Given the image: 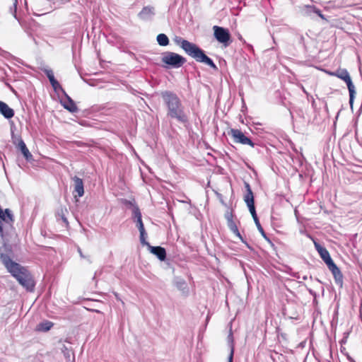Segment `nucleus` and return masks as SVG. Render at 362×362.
<instances>
[{
    "mask_svg": "<svg viewBox=\"0 0 362 362\" xmlns=\"http://www.w3.org/2000/svg\"><path fill=\"white\" fill-rule=\"evenodd\" d=\"M163 104L167 110V116L181 124L188 122V115L185 107L178 95L170 90H164L160 93Z\"/></svg>",
    "mask_w": 362,
    "mask_h": 362,
    "instance_id": "1",
    "label": "nucleus"
},
{
    "mask_svg": "<svg viewBox=\"0 0 362 362\" xmlns=\"http://www.w3.org/2000/svg\"><path fill=\"white\" fill-rule=\"evenodd\" d=\"M0 260L4 264L8 272L16 279L21 285L29 291H33L35 282L30 274L25 267L13 262L10 257L6 254H0Z\"/></svg>",
    "mask_w": 362,
    "mask_h": 362,
    "instance_id": "2",
    "label": "nucleus"
},
{
    "mask_svg": "<svg viewBox=\"0 0 362 362\" xmlns=\"http://www.w3.org/2000/svg\"><path fill=\"white\" fill-rule=\"evenodd\" d=\"M174 40L177 45L181 47L187 55L194 59L197 62L206 64L215 71L218 70V67L214 61L206 56L204 51L196 44L185 40L181 37H175Z\"/></svg>",
    "mask_w": 362,
    "mask_h": 362,
    "instance_id": "3",
    "label": "nucleus"
},
{
    "mask_svg": "<svg viewBox=\"0 0 362 362\" xmlns=\"http://www.w3.org/2000/svg\"><path fill=\"white\" fill-rule=\"evenodd\" d=\"M332 75L337 76V78L344 81L348 88L349 93V103L352 106L354 99L356 94L355 87L351 81V76L348 71L345 69H337L335 72L332 73Z\"/></svg>",
    "mask_w": 362,
    "mask_h": 362,
    "instance_id": "4",
    "label": "nucleus"
},
{
    "mask_svg": "<svg viewBox=\"0 0 362 362\" xmlns=\"http://www.w3.org/2000/svg\"><path fill=\"white\" fill-rule=\"evenodd\" d=\"M186 59L175 52H168L162 58V62L173 68H180L185 62Z\"/></svg>",
    "mask_w": 362,
    "mask_h": 362,
    "instance_id": "5",
    "label": "nucleus"
},
{
    "mask_svg": "<svg viewBox=\"0 0 362 362\" xmlns=\"http://www.w3.org/2000/svg\"><path fill=\"white\" fill-rule=\"evenodd\" d=\"M214 35L218 42L222 43L225 47L229 45L230 40V34L227 28L214 25L213 27Z\"/></svg>",
    "mask_w": 362,
    "mask_h": 362,
    "instance_id": "6",
    "label": "nucleus"
},
{
    "mask_svg": "<svg viewBox=\"0 0 362 362\" xmlns=\"http://www.w3.org/2000/svg\"><path fill=\"white\" fill-rule=\"evenodd\" d=\"M228 134L233 138V141L235 143H238L243 145H249L251 147L255 146V143L250 138L246 136L240 129H231L228 132Z\"/></svg>",
    "mask_w": 362,
    "mask_h": 362,
    "instance_id": "7",
    "label": "nucleus"
},
{
    "mask_svg": "<svg viewBox=\"0 0 362 362\" xmlns=\"http://www.w3.org/2000/svg\"><path fill=\"white\" fill-rule=\"evenodd\" d=\"M246 194L244 196V201L246 203L250 213L256 211L255 206L254 195L251 189L250 185L247 182H245Z\"/></svg>",
    "mask_w": 362,
    "mask_h": 362,
    "instance_id": "8",
    "label": "nucleus"
},
{
    "mask_svg": "<svg viewBox=\"0 0 362 362\" xmlns=\"http://www.w3.org/2000/svg\"><path fill=\"white\" fill-rule=\"evenodd\" d=\"M327 267L332 272V274L334 276L335 283L337 285L342 286L343 274H342L341 272L340 271L339 268L336 265V264L334 262H332L330 264L327 265Z\"/></svg>",
    "mask_w": 362,
    "mask_h": 362,
    "instance_id": "9",
    "label": "nucleus"
},
{
    "mask_svg": "<svg viewBox=\"0 0 362 362\" xmlns=\"http://www.w3.org/2000/svg\"><path fill=\"white\" fill-rule=\"evenodd\" d=\"M155 16V8L153 6H144L141 11L138 13L139 18L144 21L152 20Z\"/></svg>",
    "mask_w": 362,
    "mask_h": 362,
    "instance_id": "10",
    "label": "nucleus"
},
{
    "mask_svg": "<svg viewBox=\"0 0 362 362\" xmlns=\"http://www.w3.org/2000/svg\"><path fill=\"white\" fill-rule=\"evenodd\" d=\"M16 140H17V141H13V144L22 152L25 158L27 160H30L33 158V155L28 149L23 140L21 137H18V139H16Z\"/></svg>",
    "mask_w": 362,
    "mask_h": 362,
    "instance_id": "11",
    "label": "nucleus"
},
{
    "mask_svg": "<svg viewBox=\"0 0 362 362\" xmlns=\"http://www.w3.org/2000/svg\"><path fill=\"white\" fill-rule=\"evenodd\" d=\"M315 247L327 266L333 262L328 250L325 247L317 243H315Z\"/></svg>",
    "mask_w": 362,
    "mask_h": 362,
    "instance_id": "12",
    "label": "nucleus"
},
{
    "mask_svg": "<svg viewBox=\"0 0 362 362\" xmlns=\"http://www.w3.org/2000/svg\"><path fill=\"white\" fill-rule=\"evenodd\" d=\"M174 285L184 295H188L189 287L185 279L181 277H175L173 281Z\"/></svg>",
    "mask_w": 362,
    "mask_h": 362,
    "instance_id": "13",
    "label": "nucleus"
},
{
    "mask_svg": "<svg viewBox=\"0 0 362 362\" xmlns=\"http://www.w3.org/2000/svg\"><path fill=\"white\" fill-rule=\"evenodd\" d=\"M74 182V192L76 193L78 197H81L84 194V187L83 180L77 176L73 177Z\"/></svg>",
    "mask_w": 362,
    "mask_h": 362,
    "instance_id": "14",
    "label": "nucleus"
},
{
    "mask_svg": "<svg viewBox=\"0 0 362 362\" xmlns=\"http://www.w3.org/2000/svg\"><path fill=\"white\" fill-rule=\"evenodd\" d=\"M150 252L156 255L160 261H164L166 258V251L164 247L160 246H151L148 247Z\"/></svg>",
    "mask_w": 362,
    "mask_h": 362,
    "instance_id": "15",
    "label": "nucleus"
},
{
    "mask_svg": "<svg viewBox=\"0 0 362 362\" xmlns=\"http://www.w3.org/2000/svg\"><path fill=\"white\" fill-rule=\"evenodd\" d=\"M317 7L314 5H303L300 8V12L301 15L308 16L311 18H314V15L316 13Z\"/></svg>",
    "mask_w": 362,
    "mask_h": 362,
    "instance_id": "16",
    "label": "nucleus"
},
{
    "mask_svg": "<svg viewBox=\"0 0 362 362\" xmlns=\"http://www.w3.org/2000/svg\"><path fill=\"white\" fill-rule=\"evenodd\" d=\"M44 73L45 74V75L48 78V79H49V82H50L53 89L55 91L58 90L59 89H61V90H63V89H62L61 85L59 84V83L55 79L52 70H51V69H45L44 70Z\"/></svg>",
    "mask_w": 362,
    "mask_h": 362,
    "instance_id": "17",
    "label": "nucleus"
},
{
    "mask_svg": "<svg viewBox=\"0 0 362 362\" xmlns=\"http://www.w3.org/2000/svg\"><path fill=\"white\" fill-rule=\"evenodd\" d=\"M0 113L6 118L11 119L14 115V111L6 103L0 100Z\"/></svg>",
    "mask_w": 362,
    "mask_h": 362,
    "instance_id": "18",
    "label": "nucleus"
},
{
    "mask_svg": "<svg viewBox=\"0 0 362 362\" xmlns=\"http://www.w3.org/2000/svg\"><path fill=\"white\" fill-rule=\"evenodd\" d=\"M64 95L66 98V101H64L62 104L64 107L70 112H76L78 111V107L75 102L66 93H64Z\"/></svg>",
    "mask_w": 362,
    "mask_h": 362,
    "instance_id": "19",
    "label": "nucleus"
},
{
    "mask_svg": "<svg viewBox=\"0 0 362 362\" xmlns=\"http://www.w3.org/2000/svg\"><path fill=\"white\" fill-rule=\"evenodd\" d=\"M228 227L230 230V231L235 234L243 243H245L248 248H250L249 245L244 240L243 236L240 233L238 226L233 220H230L227 222Z\"/></svg>",
    "mask_w": 362,
    "mask_h": 362,
    "instance_id": "20",
    "label": "nucleus"
},
{
    "mask_svg": "<svg viewBox=\"0 0 362 362\" xmlns=\"http://www.w3.org/2000/svg\"><path fill=\"white\" fill-rule=\"evenodd\" d=\"M133 216L135 219L136 226L139 230L144 229V226L141 218V213L137 206H135L133 209Z\"/></svg>",
    "mask_w": 362,
    "mask_h": 362,
    "instance_id": "21",
    "label": "nucleus"
},
{
    "mask_svg": "<svg viewBox=\"0 0 362 362\" xmlns=\"http://www.w3.org/2000/svg\"><path fill=\"white\" fill-rule=\"evenodd\" d=\"M253 219H254V221L255 223V225L257 226V228L258 229V230L260 232L261 235H262V237L266 240H267L268 242H270V240L269 238L267 236L263 228L262 227L260 223H259V218L257 217V213L256 211H255V214L254 213H250Z\"/></svg>",
    "mask_w": 362,
    "mask_h": 362,
    "instance_id": "22",
    "label": "nucleus"
},
{
    "mask_svg": "<svg viewBox=\"0 0 362 362\" xmlns=\"http://www.w3.org/2000/svg\"><path fill=\"white\" fill-rule=\"evenodd\" d=\"M53 325V322L45 320L37 325V329L40 332H47L52 327Z\"/></svg>",
    "mask_w": 362,
    "mask_h": 362,
    "instance_id": "23",
    "label": "nucleus"
},
{
    "mask_svg": "<svg viewBox=\"0 0 362 362\" xmlns=\"http://www.w3.org/2000/svg\"><path fill=\"white\" fill-rule=\"evenodd\" d=\"M157 42L160 46H167L169 44V39L165 34L160 33L157 35Z\"/></svg>",
    "mask_w": 362,
    "mask_h": 362,
    "instance_id": "24",
    "label": "nucleus"
},
{
    "mask_svg": "<svg viewBox=\"0 0 362 362\" xmlns=\"http://www.w3.org/2000/svg\"><path fill=\"white\" fill-rule=\"evenodd\" d=\"M139 230V233H140V242L142 245H147L148 247H149L151 245L146 240V236H147V234L146 233V230H145V228L144 229H141V230Z\"/></svg>",
    "mask_w": 362,
    "mask_h": 362,
    "instance_id": "25",
    "label": "nucleus"
},
{
    "mask_svg": "<svg viewBox=\"0 0 362 362\" xmlns=\"http://www.w3.org/2000/svg\"><path fill=\"white\" fill-rule=\"evenodd\" d=\"M18 0H14L13 6L10 8V12L12 13L13 17L17 19L16 10H17Z\"/></svg>",
    "mask_w": 362,
    "mask_h": 362,
    "instance_id": "26",
    "label": "nucleus"
},
{
    "mask_svg": "<svg viewBox=\"0 0 362 362\" xmlns=\"http://www.w3.org/2000/svg\"><path fill=\"white\" fill-rule=\"evenodd\" d=\"M66 211V209H61L60 211H58V216L61 217L63 222L67 226L69 224L67 218L65 217L64 212Z\"/></svg>",
    "mask_w": 362,
    "mask_h": 362,
    "instance_id": "27",
    "label": "nucleus"
},
{
    "mask_svg": "<svg viewBox=\"0 0 362 362\" xmlns=\"http://www.w3.org/2000/svg\"><path fill=\"white\" fill-rule=\"evenodd\" d=\"M315 14L318 16L321 19L325 21L326 22H328L327 18L322 13L321 11L319 8H317Z\"/></svg>",
    "mask_w": 362,
    "mask_h": 362,
    "instance_id": "28",
    "label": "nucleus"
},
{
    "mask_svg": "<svg viewBox=\"0 0 362 362\" xmlns=\"http://www.w3.org/2000/svg\"><path fill=\"white\" fill-rule=\"evenodd\" d=\"M225 218H226L227 222H228L230 220H233V216L232 212L227 211L226 213L225 214Z\"/></svg>",
    "mask_w": 362,
    "mask_h": 362,
    "instance_id": "29",
    "label": "nucleus"
},
{
    "mask_svg": "<svg viewBox=\"0 0 362 362\" xmlns=\"http://www.w3.org/2000/svg\"><path fill=\"white\" fill-rule=\"evenodd\" d=\"M233 353H234V347H233V345L232 344L231 349H230V354L228 357V362H233Z\"/></svg>",
    "mask_w": 362,
    "mask_h": 362,
    "instance_id": "30",
    "label": "nucleus"
},
{
    "mask_svg": "<svg viewBox=\"0 0 362 362\" xmlns=\"http://www.w3.org/2000/svg\"><path fill=\"white\" fill-rule=\"evenodd\" d=\"M114 295H115V298H116V299H117V300L121 301V302H122V303L123 305L124 304V303L121 300V298H120V297H119V294H118V293H114Z\"/></svg>",
    "mask_w": 362,
    "mask_h": 362,
    "instance_id": "31",
    "label": "nucleus"
},
{
    "mask_svg": "<svg viewBox=\"0 0 362 362\" xmlns=\"http://www.w3.org/2000/svg\"><path fill=\"white\" fill-rule=\"evenodd\" d=\"M304 37L303 35H299V42L303 44L304 43Z\"/></svg>",
    "mask_w": 362,
    "mask_h": 362,
    "instance_id": "32",
    "label": "nucleus"
},
{
    "mask_svg": "<svg viewBox=\"0 0 362 362\" xmlns=\"http://www.w3.org/2000/svg\"><path fill=\"white\" fill-rule=\"evenodd\" d=\"M228 340H229V341H230L233 343V334H232V333H231V332H230V333L229 334V335L228 336Z\"/></svg>",
    "mask_w": 362,
    "mask_h": 362,
    "instance_id": "33",
    "label": "nucleus"
},
{
    "mask_svg": "<svg viewBox=\"0 0 362 362\" xmlns=\"http://www.w3.org/2000/svg\"><path fill=\"white\" fill-rule=\"evenodd\" d=\"M78 253H79L80 256H81L82 258H83V257H84V256H83V253H82V251H81V248H78Z\"/></svg>",
    "mask_w": 362,
    "mask_h": 362,
    "instance_id": "34",
    "label": "nucleus"
},
{
    "mask_svg": "<svg viewBox=\"0 0 362 362\" xmlns=\"http://www.w3.org/2000/svg\"><path fill=\"white\" fill-rule=\"evenodd\" d=\"M303 280H306V279H307V276H304L303 277Z\"/></svg>",
    "mask_w": 362,
    "mask_h": 362,
    "instance_id": "35",
    "label": "nucleus"
},
{
    "mask_svg": "<svg viewBox=\"0 0 362 362\" xmlns=\"http://www.w3.org/2000/svg\"><path fill=\"white\" fill-rule=\"evenodd\" d=\"M69 1V0H62V1H63L64 3H65V2H68Z\"/></svg>",
    "mask_w": 362,
    "mask_h": 362,
    "instance_id": "36",
    "label": "nucleus"
},
{
    "mask_svg": "<svg viewBox=\"0 0 362 362\" xmlns=\"http://www.w3.org/2000/svg\"><path fill=\"white\" fill-rule=\"evenodd\" d=\"M128 204H132V202L130 201L127 202Z\"/></svg>",
    "mask_w": 362,
    "mask_h": 362,
    "instance_id": "37",
    "label": "nucleus"
}]
</instances>
